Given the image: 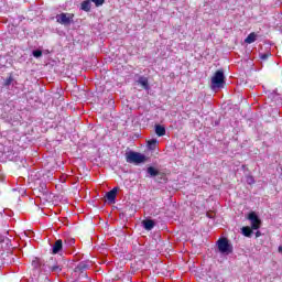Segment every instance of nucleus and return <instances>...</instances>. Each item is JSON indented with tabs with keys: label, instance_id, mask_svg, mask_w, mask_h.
Listing matches in <instances>:
<instances>
[{
	"label": "nucleus",
	"instance_id": "10",
	"mask_svg": "<svg viewBox=\"0 0 282 282\" xmlns=\"http://www.w3.org/2000/svg\"><path fill=\"white\" fill-rule=\"evenodd\" d=\"M53 254H58L63 250V240H56L53 245Z\"/></svg>",
	"mask_w": 282,
	"mask_h": 282
},
{
	"label": "nucleus",
	"instance_id": "19",
	"mask_svg": "<svg viewBox=\"0 0 282 282\" xmlns=\"http://www.w3.org/2000/svg\"><path fill=\"white\" fill-rule=\"evenodd\" d=\"M269 56H272V53H270V51H268L267 53H259V57L261 61H268Z\"/></svg>",
	"mask_w": 282,
	"mask_h": 282
},
{
	"label": "nucleus",
	"instance_id": "17",
	"mask_svg": "<svg viewBox=\"0 0 282 282\" xmlns=\"http://www.w3.org/2000/svg\"><path fill=\"white\" fill-rule=\"evenodd\" d=\"M155 147H158V139H151L148 141V148L150 151H155Z\"/></svg>",
	"mask_w": 282,
	"mask_h": 282
},
{
	"label": "nucleus",
	"instance_id": "4",
	"mask_svg": "<svg viewBox=\"0 0 282 282\" xmlns=\"http://www.w3.org/2000/svg\"><path fill=\"white\" fill-rule=\"evenodd\" d=\"M57 23L61 25H70L74 21V14L72 13H59L55 17Z\"/></svg>",
	"mask_w": 282,
	"mask_h": 282
},
{
	"label": "nucleus",
	"instance_id": "21",
	"mask_svg": "<svg viewBox=\"0 0 282 282\" xmlns=\"http://www.w3.org/2000/svg\"><path fill=\"white\" fill-rule=\"evenodd\" d=\"M10 241V239H8V237L0 235V243H8Z\"/></svg>",
	"mask_w": 282,
	"mask_h": 282
},
{
	"label": "nucleus",
	"instance_id": "1",
	"mask_svg": "<svg viewBox=\"0 0 282 282\" xmlns=\"http://www.w3.org/2000/svg\"><path fill=\"white\" fill-rule=\"evenodd\" d=\"M32 265L35 268V270H40V272H45L46 274L52 272L54 274H58V272L63 270V268L58 265V262H56L54 258H51L48 261H46V263L41 260V258H35L32 261Z\"/></svg>",
	"mask_w": 282,
	"mask_h": 282
},
{
	"label": "nucleus",
	"instance_id": "12",
	"mask_svg": "<svg viewBox=\"0 0 282 282\" xmlns=\"http://www.w3.org/2000/svg\"><path fill=\"white\" fill-rule=\"evenodd\" d=\"M155 133L159 135V138H162L163 135H166V128H164V126L156 124Z\"/></svg>",
	"mask_w": 282,
	"mask_h": 282
},
{
	"label": "nucleus",
	"instance_id": "20",
	"mask_svg": "<svg viewBox=\"0 0 282 282\" xmlns=\"http://www.w3.org/2000/svg\"><path fill=\"white\" fill-rule=\"evenodd\" d=\"M33 56L34 58H41L43 56V51L41 50L33 51Z\"/></svg>",
	"mask_w": 282,
	"mask_h": 282
},
{
	"label": "nucleus",
	"instance_id": "18",
	"mask_svg": "<svg viewBox=\"0 0 282 282\" xmlns=\"http://www.w3.org/2000/svg\"><path fill=\"white\" fill-rule=\"evenodd\" d=\"M241 232L245 237H252V229L250 227H242Z\"/></svg>",
	"mask_w": 282,
	"mask_h": 282
},
{
	"label": "nucleus",
	"instance_id": "3",
	"mask_svg": "<svg viewBox=\"0 0 282 282\" xmlns=\"http://www.w3.org/2000/svg\"><path fill=\"white\" fill-rule=\"evenodd\" d=\"M225 79L224 70H217L212 77V89H223L224 85H226Z\"/></svg>",
	"mask_w": 282,
	"mask_h": 282
},
{
	"label": "nucleus",
	"instance_id": "23",
	"mask_svg": "<svg viewBox=\"0 0 282 282\" xmlns=\"http://www.w3.org/2000/svg\"><path fill=\"white\" fill-rule=\"evenodd\" d=\"M261 236V234L258 231L257 234H256V237H260Z\"/></svg>",
	"mask_w": 282,
	"mask_h": 282
},
{
	"label": "nucleus",
	"instance_id": "13",
	"mask_svg": "<svg viewBox=\"0 0 282 282\" xmlns=\"http://www.w3.org/2000/svg\"><path fill=\"white\" fill-rule=\"evenodd\" d=\"M138 84L142 85L143 89H149V78L141 76L138 79Z\"/></svg>",
	"mask_w": 282,
	"mask_h": 282
},
{
	"label": "nucleus",
	"instance_id": "25",
	"mask_svg": "<svg viewBox=\"0 0 282 282\" xmlns=\"http://www.w3.org/2000/svg\"><path fill=\"white\" fill-rule=\"evenodd\" d=\"M74 243V240H70V245Z\"/></svg>",
	"mask_w": 282,
	"mask_h": 282
},
{
	"label": "nucleus",
	"instance_id": "16",
	"mask_svg": "<svg viewBox=\"0 0 282 282\" xmlns=\"http://www.w3.org/2000/svg\"><path fill=\"white\" fill-rule=\"evenodd\" d=\"M14 77H12V75H10L7 79H4L3 82V87H10L12 85V87H14Z\"/></svg>",
	"mask_w": 282,
	"mask_h": 282
},
{
	"label": "nucleus",
	"instance_id": "7",
	"mask_svg": "<svg viewBox=\"0 0 282 282\" xmlns=\"http://www.w3.org/2000/svg\"><path fill=\"white\" fill-rule=\"evenodd\" d=\"M116 195H118V187H113L106 194V199L109 204H116Z\"/></svg>",
	"mask_w": 282,
	"mask_h": 282
},
{
	"label": "nucleus",
	"instance_id": "8",
	"mask_svg": "<svg viewBox=\"0 0 282 282\" xmlns=\"http://www.w3.org/2000/svg\"><path fill=\"white\" fill-rule=\"evenodd\" d=\"M91 268V262L89 261H82L75 268V272H85V270H89Z\"/></svg>",
	"mask_w": 282,
	"mask_h": 282
},
{
	"label": "nucleus",
	"instance_id": "24",
	"mask_svg": "<svg viewBox=\"0 0 282 282\" xmlns=\"http://www.w3.org/2000/svg\"><path fill=\"white\" fill-rule=\"evenodd\" d=\"M278 250H279V252H282V247L280 246Z\"/></svg>",
	"mask_w": 282,
	"mask_h": 282
},
{
	"label": "nucleus",
	"instance_id": "5",
	"mask_svg": "<svg viewBox=\"0 0 282 282\" xmlns=\"http://www.w3.org/2000/svg\"><path fill=\"white\" fill-rule=\"evenodd\" d=\"M218 250L221 252V254H230L232 252L228 239L223 238L218 240Z\"/></svg>",
	"mask_w": 282,
	"mask_h": 282
},
{
	"label": "nucleus",
	"instance_id": "22",
	"mask_svg": "<svg viewBox=\"0 0 282 282\" xmlns=\"http://www.w3.org/2000/svg\"><path fill=\"white\" fill-rule=\"evenodd\" d=\"M247 182H248V184H254V178H252V176H249L247 178Z\"/></svg>",
	"mask_w": 282,
	"mask_h": 282
},
{
	"label": "nucleus",
	"instance_id": "9",
	"mask_svg": "<svg viewBox=\"0 0 282 282\" xmlns=\"http://www.w3.org/2000/svg\"><path fill=\"white\" fill-rule=\"evenodd\" d=\"M144 230H153L155 228V221L147 219L142 221Z\"/></svg>",
	"mask_w": 282,
	"mask_h": 282
},
{
	"label": "nucleus",
	"instance_id": "14",
	"mask_svg": "<svg viewBox=\"0 0 282 282\" xmlns=\"http://www.w3.org/2000/svg\"><path fill=\"white\" fill-rule=\"evenodd\" d=\"M147 173L150 175V177H158V175H160V171L153 166L148 167Z\"/></svg>",
	"mask_w": 282,
	"mask_h": 282
},
{
	"label": "nucleus",
	"instance_id": "11",
	"mask_svg": "<svg viewBox=\"0 0 282 282\" xmlns=\"http://www.w3.org/2000/svg\"><path fill=\"white\" fill-rule=\"evenodd\" d=\"M80 10L84 12H90L91 11V1L90 0H85L82 2Z\"/></svg>",
	"mask_w": 282,
	"mask_h": 282
},
{
	"label": "nucleus",
	"instance_id": "2",
	"mask_svg": "<svg viewBox=\"0 0 282 282\" xmlns=\"http://www.w3.org/2000/svg\"><path fill=\"white\" fill-rule=\"evenodd\" d=\"M126 162H128V164H135L138 166V164H144V162H147V155L140 152L130 151L126 153Z\"/></svg>",
	"mask_w": 282,
	"mask_h": 282
},
{
	"label": "nucleus",
	"instance_id": "6",
	"mask_svg": "<svg viewBox=\"0 0 282 282\" xmlns=\"http://www.w3.org/2000/svg\"><path fill=\"white\" fill-rule=\"evenodd\" d=\"M248 219L251 224L252 230H259V228H261V219L259 218L257 213L254 212L249 213Z\"/></svg>",
	"mask_w": 282,
	"mask_h": 282
},
{
	"label": "nucleus",
	"instance_id": "15",
	"mask_svg": "<svg viewBox=\"0 0 282 282\" xmlns=\"http://www.w3.org/2000/svg\"><path fill=\"white\" fill-rule=\"evenodd\" d=\"M254 41H257V33H250L246 37L245 43H248L249 45H251V43H254Z\"/></svg>",
	"mask_w": 282,
	"mask_h": 282
}]
</instances>
